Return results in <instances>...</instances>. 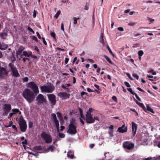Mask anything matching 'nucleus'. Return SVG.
Masks as SVG:
<instances>
[{"instance_id":"f257e3e1","label":"nucleus","mask_w":160,"mask_h":160,"mask_svg":"<svg viewBox=\"0 0 160 160\" xmlns=\"http://www.w3.org/2000/svg\"><path fill=\"white\" fill-rule=\"evenodd\" d=\"M95 110L92 108H90L86 112V122L88 124L92 123L95 122V120H97L98 121H100L99 118L97 116H94L93 117L92 113L95 112Z\"/></svg>"},{"instance_id":"f03ea898","label":"nucleus","mask_w":160,"mask_h":160,"mask_svg":"<svg viewBox=\"0 0 160 160\" xmlns=\"http://www.w3.org/2000/svg\"><path fill=\"white\" fill-rule=\"evenodd\" d=\"M34 94H35L32 91L28 88L25 89L22 92L23 97L29 103L34 100L35 97Z\"/></svg>"},{"instance_id":"7ed1b4c3","label":"nucleus","mask_w":160,"mask_h":160,"mask_svg":"<svg viewBox=\"0 0 160 160\" xmlns=\"http://www.w3.org/2000/svg\"><path fill=\"white\" fill-rule=\"evenodd\" d=\"M19 125L21 131L25 132L26 131L27 126L25 121L22 116L19 118Z\"/></svg>"},{"instance_id":"20e7f679","label":"nucleus","mask_w":160,"mask_h":160,"mask_svg":"<svg viewBox=\"0 0 160 160\" xmlns=\"http://www.w3.org/2000/svg\"><path fill=\"white\" fill-rule=\"evenodd\" d=\"M67 129V133L71 135L75 134L77 132L76 125L69 124Z\"/></svg>"},{"instance_id":"39448f33","label":"nucleus","mask_w":160,"mask_h":160,"mask_svg":"<svg viewBox=\"0 0 160 160\" xmlns=\"http://www.w3.org/2000/svg\"><path fill=\"white\" fill-rule=\"evenodd\" d=\"M28 87L32 89L35 94L39 92V90L37 85L33 82H31L28 84Z\"/></svg>"},{"instance_id":"423d86ee","label":"nucleus","mask_w":160,"mask_h":160,"mask_svg":"<svg viewBox=\"0 0 160 160\" xmlns=\"http://www.w3.org/2000/svg\"><path fill=\"white\" fill-rule=\"evenodd\" d=\"M58 95L62 100H66L69 98L70 94L66 92H60L58 93Z\"/></svg>"},{"instance_id":"0eeeda50","label":"nucleus","mask_w":160,"mask_h":160,"mask_svg":"<svg viewBox=\"0 0 160 160\" xmlns=\"http://www.w3.org/2000/svg\"><path fill=\"white\" fill-rule=\"evenodd\" d=\"M9 66L11 68L13 76L16 77H19V74L13 64L12 63H10L9 64Z\"/></svg>"},{"instance_id":"6e6552de","label":"nucleus","mask_w":160,"mask_h":160,"mask_svg":"<svg viewBox=\"0 0 160 160\" xmlns=\"http://www.w3.org/2000/svg\"><path fill=\"white\" fill-rule=\"evenodd\" d=\"M123 146L124 148L130 150L133 147L134 145L133 143L129 141H126L123 143Z\"/></svg>"},{"instance_id":"1a4fd4ad","label":"nucleus","mask_w":160,"mask_h":160,"mask_svg":"<svg viewBox=\"0 0 160 160\" xmlns=\"http://www.w3.org/2000/svg\"><path fill=\"white\" fill-rule=\"evenodd\" d=\"M11 109V105L10 104H5L3 106V114L7 115Z\"/></svg>"},{"instance_id":"9d476101","label":"nucleus","mask_w":160,"mask_h":160,"mask_svg":"<svg viewBox=\"0 0 160 160\" xmlns=\"http://www.w3.org/2000/svg\"><path fill=\"white\" fill-rule=\"evenodd\" d=\"M42 137L45 140L46 142L48 143L50 142V137L48 134L43 132L41 135Z\"/></svg>"},{"instance_id":"9b49d317","label":"nucleus","mask_w":160,"mask_h":160,"mask_svg":"<svg viewBox=\"0 0 160 160\" xmlns=\"http://www.w3.org/2000/svg\"><path fill=\"white\" fill-rule=\"evenodd\" d=\"M36 100L39 103H42L45 102V99L43 95L39 94L36 97Z\"/></svg>"},{"instance_id":"f8f14e48","label":"nucleus","mask_w":160,"mask_h":160,"mask_svg":"<svg viewBox=\"0 0 160 160\" xmlns=\"http://www.w3.org/2000/svg\"><path fill=\"white\" fill-rule=\"evenodd\" d=\"M118 131L120 133H124L127 131V127L125 126V124H124L122 127L118 128Z\"/></svg>"},{"instance_id":"ddd939ff","label":"nucleus","mask_w":160,"mask_h":160,"mask_svg":"<svg viewBox=\"0 0 160 160\" xmlns=\"http://www.w3.org/2000/svg\"><path fill=\"white\" fill-rule=\"evenodd\" d=\"M132 127L133 135V136H135V134H136V131L137 130L138 125L134 122H132Z\"/></svg>"},{"instance_id":"4468645a","label":"nucleus","mask_w":160,"mask_h":160,"mask_svg":"<svg viewBox=\"0 0 160 160\" xmlns=\"http://www.w3.org/2000/svg\"><path fill=\"white\" fill-rule=\"evenodd\" d=\"M12 112L10 113L9 114V115L8 116V118H10L14 114H16L18 113H19V114L21 113V112L19 111V109L17 108L12 109Z\"/></svg>"},{"instance_id":"2eb2a0df","label":"nucleus","mask_w":160,"mask_h":160,"mask_svg":"<svg viewBox=\"0 0 160 160\" xmlns=\"http://www.w3.org/2000/svg\"><path fill=\"white\" fill-rule=\"evenodd\" d=\"M8 72L6 71L5 68H0V76L4 77L7 76Z\"/></svg>"},{"instance_id":"dca6fc26","label":"nucleus","mask_w":160,"mask_h":160,"mask_svg":"<svg viewBox=\"0 0 160 160\" xmlns=\"http://www.w3.org/2000/svg\"><path fill=\"white\" fill-rule=\"evenodd\" d=\"M40 89L42 92H50V88L49 86H41Z\"/></svg>"},{"instance_id":"f3484780","label":"nucleus","mask_w":160,"mask_h":160,"mask_svg":"<svg viewBox=\"0 0 160 160\" xmlns=\"http://www.w3.org/2000/svg\"><path fill=\"white\" fill-rule=\"evenodd\" d=\"M56 96L53 94H51V104L52 105L56 104Z\"/></svg>"},{"instance_id":"a211bd4d","label":"nucleus","mask_w":160,"mask_h":160,"mask_svg":"<svg viewBox=\"0 0 160 160\" xmlns=\"http://www.w3.org/2000/svg\"><path fill=\"white\" fill-rule=\"evenodd\" d=\"M109 130L108 131V133L110 137H112L113 136V126L112 125H111L109 128Z\"/></svg>"},{"instance_id":"6ab92c4d","label":"nucleus","mask_w":160,"mask_h":160,"mask_svg":"<svg viewBox=\"0 0 160 160\" xmlns=\"http://www.w3.org/2000/svg\"><path fill=\"white\" fill-rule=\"evenodd\" d=\"M32 54V52L31 51H24L23 52V54L26 57H29Z\"/></svg>"},{"instance_id":"aec40b11","label":"nucleus","mask_w":160,"mask_h":160,"mask_svg":"<svg viewBox=\"0 0 160 160\" xmlns=\"http://www.w3.org/2000/svg\"><path fill=\"white\" fill-rule=\"evenodd\" d=\"M25 49L24 47L22 46H20L18 49V51L16 52V54L17 55H20L22 51Z\"/></svg>"},{"instance_id":"412c9836","label":"nucleus","mask_w":160,"mask_h":160,"mask_svg":"<svg viewBox=\"0 0 160 160\" xmlns=\"http://www.w3.org/2000/svg\"><path fill=\"white\" fill-rule=\"evenodd\" d=\"M136 102L138 105H139L140 107H141L145 112H146V108L143 103H140L136 100Z\"/></svg>"},{"instance_id":"4be33fe9","label":"nucleus","mask_w":160,"mask_h":160,"mask_svg":"<svg viewBox=\"0 0 160 160\" xmlns=\"http://www.w3.org/2000/svg\"><path fill=\"white\" fill-rule=\"evenodd\" d=\"M147 108H146V112H147V111H148L150 112H152V113H154L155 112L153 110V109L150 107L149 105L148 104H147L146 106Z\"/></svg>"},{"instance_id":"5701e85b","label":"nucleus","mask_w":160,"mask_h":160,"mask_svg":"<svg viewBox=\"0 0 160 160\" xmlns=\"http://www.w3.org/2000/svg\"><path fill=\"white\" fill-rule=\"evenodd\" d=\"M7 48V45L3 43H0V49L4 50Z\"/></svg>"},{"instance_id":"b1692460","label":"nucleus","mask_w":160,"mask_h":160,"mask_svg":"<svg viewBox=\"0 0 160 160\" xmlns=\"http://www.w3.org/2000/svg\"><path fill=\"white\" fill-rule=\"evenodd\" d=\"M7 35V33L6 32L0 33V37L3 39H5Z\"/></svg>"},{"instance_id":"393cba45","label":"nucleus","mask_w":160,"mask_h":160,"mask_svg":"<svg viewBox=\"0 0 160 160\" xmlns=\"http://www.w3.org/2000/svg\"><path fill=\"white\" fill-rule=\"evenodd\" d=\"M81 96L82 97V98H83L84 99V98H86V96H84V95L88 96V94L87 92L82 91L81 92Z\"/></svg>"},{"instance_id":"a878e982","label":"nucleus","mask_w":160,"mask_h":160,"mask_svg":"<svg viewBox=\"0 0 160 160\" xmlns=\"http://www.w3.org/2000/svg\"><path fill=\"white\" fill-rule=\"evenodd\" d=\"M51 36L53 38L54 40L56 42H57V39L56 37V34L54 32H51Z\"/></svg>"},{"instance_id":"bb28decb","label":"nucleus","mask_w":160,"mask_h":160,"mask_svg":"<svg viewBox=\"0 0 160 160\" xmlns=\"http://www.w3.org/2000/svg\"><path fill=\"white\" fill-rule=\"evenodd\" d=\"M71 124L72 125V124L73 125H77V124L75 120L74 119L72 118L70 120V123L69 124Z\"/></svg>"},{"instance_id":"cd10ccee","label":"nucleus","mask_w":160,"mask_h":160,"mask_svg":"<svg viewBox=\"0 0 160 160\" xmlns=\"http://www.w3.org/2000/svg\"><path fill=\"white\" fill-rule=\"evenodd\" d=\"M104 57L109 63L111 64H112V62L111 60L110 59V58L109 57H108L106 55H104Z\"/></svg>"},{"instance_id":"c85d7f7f","label":"nucleus","mask_w":160,"mask_h":160,"mask_svg":"<svg viewBox=\"0 0 160 160\" xmlns=\"http://www.w3.org/2000/svg\"><path fill=\"white\" fill-rule=\"evenodd\" d=\"M71 153V152H68L67 155L68 157H69V158L72 159L74 158V155L73 154H70V153Z\"/></svg>"},{"instance_id":"c756f323","label":"nucleus","mask_w":160,"mask_h":160,"mask_svg":"<svg viewBox=\"0 0 160 160\" xmlns=\"http://www.w3.org/2000/svg\"><path fill=\"white\" fill-rule=\"evenodd\" d=\"M53 121H54V122L55 125L56 127H59V122L57 119L54 120Z\"/></svg>"},{"instance_id":"7c9ffc66","label":"nucleus","mask_w":160,"mask_h":160,"mask_svg":"<svg viewBox=\"0 0 160 160\" xmlns=\"http://www.w3.org/2000/svg\"><path fill=\"white\" fill-rule=\"evenodd\" d=\"M61 13V11L60 10L58 11L55 14V15L54 16V17L55 18H57L59 16L60 14Z\"/></svg>"},{"instance_id":"2f4dec72","label":"nucleus","mask_w":160,"mask_h":160,"mask_svg":"<svg viewBox=\"0 0 160 160\" xmlns=\"http://www.w3.org/2000/svg\"><path fill=\"white\" fill-rule=\"evenodd\" d=\"M127 90L129 92L132 94L133 95L134 94L135 92H134L132 90V88H127Z\"/></svg>"},{"instance_id":"473e14b6","label":"nucleus","mask_w":160,"mask_h":160,"mask_svg":"<svg viewBox=\"0 0 160 160\" xmlns=\"http://www.w3.org/2000/svg\"><path fill=\"white\" fill-rule=\"evenodd\" d=\"M143 52L142 50H140L138 52V56H142L143 54Z\"/></svg>"},{"instance_id":"72a5a7b5","label":"nucleus","mask_w":160,"mask_h":160,"mask_svg":"<svg viewBox=\"0 0 160 160\" xmlns=\"http://www.w3.org/2000/svg\"><path fill=\"white\" fill-rule=\"evenodd\" d=\"M34 149L35 150H39L42 149V147L40 146H38L35 147Z\"/></svg>"},{"instance_id":"f704fd0d","label":"nucleus","mask_w":160,"mask_h":160,"mask_svg":"<svg viewBox=\"0 0 160 160\" xmlns=\"http://www.w3.org/2000/svg\"><path fill=\"white\" fill-rule=\"evenodd\" d=\"M132 76L135 78L137 80L139 79V76L136 73H133L132 74Z\"/></svg>"},{"instance_id":"c9c22d12","label":"nucleus","mask_w":160,"mask_h":160,"mask_svg":"<svg viewBox=\"0 0 160 160\" xmlns=\"http://www.w3.org/2000/svg\"><path fill=\"white\" fill-rule=\"evenodd\" d=\"M52 116L53 118V121L57 119V118H56V115L55 114L53 113V114H52Z\"/></svg>"},{"instance_id":"e433bc0d","label":"nucleus","mask_w":160,"mask_h":160,"mask_svg":"<svg viewBox=\"0 0 160 160\" xmlns=\"http://www.w3.org/2000/svg\"><path fill=\"white\" fill-rule=\"evenodd\" d=\"M136 23H137L135 22H130L128 23V25L129 26H133L135 25Z\"/></svg>"},{"instance_id":"4c0bfd02","label":"nucleus","mask_w":160,"mask_h":160,"mask_svg":"<svg viewBox=\"0 0 160 160\" xmlns=\"http://www.w3.org/2000/svg\"><path fill=\"white\" fill-rule=\"evenodd\" d=\"M126 74L130 80H133V78L131 76V75L129 73H127Z\"/></svg>"},{"instance_id":"58836bf2","label":"nucleus","mask_w":160,"mask_h":160,"mask_svg":"<svg viewBox=\"0 0 160 160\" xmlns=\"http://www.w3.org/2000/svg\"><path fill=\"white\" fill-rule=\"evenodd\" d=\"M112 99L114 101H115L116 102H118V100L117 97L115 96H113L112 97Z\"/></svg>"},{"instance_id":"ea45409f","label":"nucleus","mask_w":160,"mask_h":160,"mask_svg":"<svg viewBox=\"0 0 160 160\" xmlns=\"http://www.w3.org/2000/svg\"><path fill=\"white\" fill-rule=\"evenodd\" d=\"M57 115L58 117L59 118H61V117H62V114L60 112H57Z\"/></svg>"},{"instance_id":"a19ab883","label":"nucleus","mask_w":160,"mask_h":160,"mask_svg":"<svg viewBox=\"0 0 160 160\" xmlns=\"http://www.w3.org/2000/svg\"><path fill=\"white\" fill-rule=\"evenodd\" d=\"M61 86L62 88L66 89L67 92H68L70 90L68 88H67L64 85H62Z\"/></svg>"},{"instance_id":"79ce46f5","label":"nucleus","mask_w":160,"mask_h":160,"mask_svg":"<svg viewBox=\"0 0 160 160\" xmlns=\"http://www.w3.org/2000/svg\"><path fill=\"white\" fill-rule=\"evenodd\" d=\"M133 95L135 96L136 98L138 101H141V99L138 96V95L135 93Z\"/></svg>"},{"instance_id":"37998d69","label":"nucleus","mask_w":160,"mask_h":160,"mask_svg":"<svg viewBox=\"0 0 160 160\" xmlns=\"http://www.w3.org/2000/svg\"><path fill=\"white\" fill-rule=\"evenodd\" d=\"M79 19V18H74V20H73V23L74 24H77V20Z\"/></svg>"},{"instance_id":"c03bdc74","label":"nucleus","mask_w":160,"mask_h":160,"mask_svg":"<svg viewBox=\"0 0 160 160\" xmlns=\"http://www.w3.org/2000/svg\"><path fill=\"white\" fill-rule=\"evenodd\" d=\"M124 84L127 87L129 88L131 87V86L129 83L126 81H125L124 82Z\"/></svg>"},{"instance_id":"a18cd8bd","label":"nucleus","mask_w":160,"mask_h":160,"mask_svg":"<svg viewBox=\"0 0 160 160\" xmlns=\"http://www.w3.org/2000/svg\"><path fill=\"white\" fill-rule=\"evenodd\" d=\"M60 138H64L65 137V135L63 133H59L58 135Z\"/></svg>"},{"instance_id":"49530a36","label":"nucleus","mask_w":160,"mask_h":160,"mask_svg":"<svg viewBox=\"0 0 160 160\" xmlns=\"http://www.w3.org/2000/svg\"><path fill=\"white\" fill-rule=\"evenodd\" d=\"M28 126L29 128H32L33 126V123L31 122H29Z\"/></svg>"},{"instance_id":"de8ad7c7","label":"nucleus","mask_w":160,"mask_h":160,"mask_svg":"<svg viewBox=\"0 0 160 160\" xmlns=\"http://www.w3.org/2000/svg\"><path fill=\"white\" fill-rule=\"evenodd\" d=\"M108 50L109 51V53L113 55V52H112L111 49L108 46Z\"/></svg>"},{"instance_id":"09e8293b","label":"nucleus","mask_w":160,"mask_h":160,"mask_svg":"<svg viewBox=\"0 0 160 160\" xmlns=\"http://www.w3.org/2000/svg\"><path fill=\"white\" fill-rule=\"evenodd\" d=\"M56 149L55 147L53 145H51V151L53 152Z\"/></svg>"},{"instance_id":"8fccbe9b","label":"nucleus","mask_w":160,"mask_h":160,"mask_svg":"<svg viewBox=\"0 0 160 160\" xmlns=\"http://www.w3.org/2000/svg\"><path fill=\"white\" fill-rule=\"evenodd\" d=\"M22 144L23 146H24L25 144H27V140L26 139H25L24 141H23L22 142Z\"/></svg>"},{"instance_id":"3c124183","label":"nucleus","mask_w":160,"mask_h":160,"mask_svg":"<svg viewBox=\"0 0 160 160\" xmlns=\"http://www.w3.org/2000/svg\"><path fill=\"white\" fill-rule=\"evenodd\" d=\"M118 30L120 31H124L123 28L122 27H118Z\"/></svg>"},{"instance_id":"603ef678","label":"nucleus","mask_w":160,"mask_h":160,"mask_svg":"<svg viewBox=\"0 0 160 160\" xmlns=\"http://www.w3.org/2000/svg\"><path fill=\"white\" fill-rule=\"evenodd\" d=\"M28 30L31 32H32L33 33H34V32L33 30L30 27H28Z\"/></svg>"},{"instance_id":"864d4df0","label":"nucleus","mask_w":160,"mask_h":160,"mask_svg":"<svg viewBox=\"0 0 160 160\" xmlns=\"http://www.w3.org/2000/svg\"><path fill=\"white\" fill-rule=\"evenodd\" d=\"M79 119L80 122L82 124V125H84V122L83 120L81 118H80Z\"/></svg>"},{"instance_id":"5fc2aeb1","label":"nucleus","mask_w":160,"mask_h":160,"mask_svg":"<svg viewBox=\"0 0 160 160\" xmlns=\"http://www.w3.org/2000/svg\"><path fill=\"white\" fill-rule=\"evenodd\" d=\"M32 39L34 40H35V41H36V42H38V40L37 38L35 36H33L32 37Z\"/></svg>"},{"instance_id":"6e6d98bb","label":"nucleus","mask_w":160,"mask_h":160,"mask_svg":"<svg viewBox=\"0 0 160 160\" xmlns=\"http://www.w3.org/2000/svg\"><path fill=\"white\" fill-rule=\"evenodd\" d=\"M100 41L102 44H103L104 43V39L103 38V36L102 35L101 36V39L100 40Z\"/></svg>"},{"instance_id":"4d7b16f0","label":"nucleus","mask_w":160,"mask_h":160,"mask_svg":"<svg viewBox=\"0 0 160 160\" xmlns=\"http://www.w3.org/2000/svg\"><path fill=\"white\" fill-rule=\"evenodd\" d=\"M61 29L63 31H64V24L62 22V23L61 25Z\"/></svg>"},{"instance_id":"13d9d810","label":"nucleus","mask_w":160,"mask_h":160,"mask_svg":"<svg viewBox=\"0 0 160 160\" xmlns=\"http://www.w3.org/2000/svg\"><path fill=\"white\" fill-rule=\"evenodd\" d=\"M87 91L88 92H94V91L91 89L90 88H87Z\"/></svg>"},{"instance_id":"bf43d9fd","label":"nucleus","mask_w":160,"mask_h":160,"mask_svg":"<svg viewBox=\"0 0 160 160\" xmlns=\"http://www.w3.org/2000/svg\"><path fill=\"white\" fill-rule=\"evenodd\" d=\"M23 80L24 82H27L28 79V77H25L23 79Z\"/></svg>"},{"instance_id":"052dcab7","label":"nucleus","mask_w":160,"mask_h":160,"mask_svg":"<svg viewBox=\"0 0 160 160\" xmlns=\"http://www.w3.org/2000/svg\"><path fill=\"white\" fill-rule=\"evenodd\" d=\"M137 89L141 92H144V91L139 87H137Z\"/></svg>"},{"instance_id":"680f3d73","label":"nucleus","mask_w":160,"mask_h":160,"mask_svg":"<svg viewBox=\"0 0 160 160\" xmlns=\"http://www.w3.org/2000/svg\"><path fill=\"white\" fill-rule=\"evenodd\" d=\"M69 61V58H65V64H67Z\"/></svg>"},{"instance_id":"e2e57ef3","label":"nucleus","mask_w":160,"mask_h":160,"mask_svg":"<svg viewBox=\"0 0 160 160\" xmlns=\"http://www.w3.org/2000/svg\"><path fill=\"white\" fill-rule=\"evenodd\" d=\"M88 60L91 63H93L95 62L94 61L91 59H88Z\"/></svg>"},{"instance_id":"0e129e2a","label":"nucleus","mask_w":160,"mask_h":160,"mask_svg":"<svg viewBox=\"0 0 160 160\" xmlns=\"http://www.w3.org/2000/svg\"><path fill=\"white\" fill-rule=\"evenodd\" d=\"M36 34H37L38 37V38H39V39L42 38H41V37L38 32H36Z\"/></svg>"},{"instance_id":"69168bd1","label":"nucleus","mask_w":160,"mask_h":160,"mask_svg":"<svg viewBox=\"0 0 160 160\" xmlns=\"http://www.w3.org/2000/svg\"><path fill=\"white\" fill-rule=\"evenodd\" d=\"M73 79V83L74 84L76 83V79L75 77H72Z\"/></svg>"},{"instance_id":"338daca9","label":"nucleus","mask_w":160,"mask_h":160,"mask_svg":"<svg viewBox=\"0 0 160 160\" xmlns=\"http://www.w3.org/2000/svg\"><path fill=\"white\" fill-rule=\"evenodd\" d=\"M94 86L98 89V90H100V88H99V86L96 84H95L94 85Z\"/></svg>"},{"instance_id":"774afa93","label":"nucleus","mask_w":160,"mask_h":160,"mask_svg":"<svg viewBox=\"0 0 160 160\" xmlns=\"http://www.w3.org/2000/svg\"><path fill=\"white\" fill-rule=\"evenodd\" d=\"M42 39L43 41V43L45 44V45H47V42H46V41H45V39L44 38H42Z\"/></svg>"}]
</instances>
